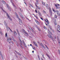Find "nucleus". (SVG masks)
Returning <instances> with one entry per match:
<instances>
[{
  "instance_id": "nucleus-1",
  "label": "nucleus",
  "mask_w": 60,
  "mask_h": 60,
  "mask_svg": "<svg viewBox=\"0 0 60 60\" xmlns=\"http://www.w3.org/2000/svg\"><path fill=\"white\" fill-rule=\"evenodd\" d=\"M1 9H2V10L3 11H4V12H5V13H6L7 15V16L8 17V18H9V19L11 20H12V19H11V17H10V16H9V15H8V13L6 12V11H4V10H3V8H2V7L1 8Z\"/></svg>"
},
{
  "instance_id": "nucleus-2",
  "label": "nucleus",
  "mask_w": 60,
  "mask_h": 60,
  "mask_svg": "<svg viewBox=\"0 0 60 60\" xmlns=\"http://www.w3.org/2000/svg\"><path fill=\"white\" fill-rule=\"evenodd\" d=\"M6 5H7V7L9 11H11V8L9 7V5L7 4H6Z\"/></svg>"
},
{
  "instance_id": "nucleus-3",
  "label": "nucleus",
  "mask_w": 60,
  "mask_h": 60,
  "mask_svg": "<svg viewBox=\"0 0 60 60\" xmlns=\"http://www.w3.org/2000/svg\"><path fill=\"white\" fill-rule=\"evenodd\" d=\"M55 5L57 9H59V7L57 6V5L58 6H59V5H60L59 4H55Z\"/></svg>"
},
{
  "instance_id": "nucleus-4",
  "label": "nucleus",
  "mask_w": 60,
  "mask_h": 60,
  "mask_svg": "<svg viewBox=\"0 0 60 60\" xmlns=\"http://www.w3.org/2000/svg\"><path fill=\"white\" fill-rule=\"evenodd\" d=\"M11 38L9 37V38H8L7 41L9 42V41H11Z\"/></svg>"
},
{
  "instance_id": "nucleus-5",
  "label": "nucleus",
  "mask_w": 60,
  "mask_h": 60,
  "mask_svg": "<svg viewBox=\"0 0 60 60\" xmlns=\"http://www.w3.org/2000/svg\"><path fill=\"white\" fill-rule=\"evenodd\" d=\"M18 19H19V23L20 25H21L22 24V21H21V20H20V19L19 18H18Z\"/></svg>"
},
{
  "instance_id": "nucleus-6",
  "label": "nucleus",
  "mask_w": 60,
  "mask_h": 60,
  "mask_svg": "<svg viewBox=\"0 0 60 60\" xmlns=\"http://www.w3.org/2000/svg\"><path fill=\"white\" fill-rule=\"evenodd\" d=\"M22 42L24 45L25 47L26 48H27V46L26 45V44H25V42H24V40L22 41Z\"/></svg>"
},
{
  "instance_id": "nucleus-7",
  "label": "nucleus",
  "mask_w": 60,
  "mask_h": 60,
  "mask_svg": "<svg viewBox=\"0 0 60 60\" xmlns=\"http://www.w3.org/2000/svg\"><path fill=\"white\" fill-rule=\"evenodd\" d=\"M19 13V14L20 15V16L21 17H22V18L23 19H24V18L23 17V15H22L21 13H20V12Z\"/></svg>"
},
{
  "instance_id": "nucleus-8",
  "label": "nucleus",
  "mask_w": 60,
  "mask_h": 60,
  "mask_svg": "<svg viewBox=\"0 0 60 60\" xmlns=\"http://www.w3.org/2000/svg\"><path fill=\"white\" fill-rule=\"evenodd\" d=\"M48 37H49V38H51L52 39V40H53H53H54V38L52 39V38H53L52 37H51V35H49V34H48Z\"/></svg>"
},
{
  "instance_id": "nucleus-9",
  "label": "nucleus",
  "mask_w": 60,
  "mask_h": 60,
  "mask_svg": "<svg viewBox=\"0 0 60 60\" xmlns=\"http://www.w3.org/2000/svg\"><path fill=\"white\" fill-rule=\"evenodd\" d=\"M49 11L50 14L51 15H52V12H51V10L50 8H49Z\"/></svg>"
},
{
  "instance_id": "nucleus-10",
  "label": "nucleus",
  "mask_w": 60,
  "mask_h": 60,
  "mask_svg": "<svg viewBox=\"0 0 60 60\" xmlns=\"http://www.w3.org/2000/svg\"><path fill=\"white\" fill-rule=\"evenodd\" d=\"M33 43H34V44L35 46H36V47H38V45H37V44H36V43L35 42H34Z\"/></svg>"
},
{
  "instance_id": "nucleus-11",
  "label": "nucleus",
  "mask_w": 60,
  "mask_h": 60,
  "mask_svg": "<svg viewBox=\"0 0 60 60\" xmlns=\"http://www.w3.org/2000/svg\"><path fill=\"white\" fill-rule=\"evenodd\" d=\"M15 13L17 18H19V16H18V15H17V13H16V12H15Z\"/></svg>"
},
{
  "instance_id": "nucleus-12",
  "label": "nucleus",
  "mask_w": 60,
  "mask_h": 60,
  "mask_svg": "<svg viewBox=\"0 0 60 60\" xmlns=\"http://www.w3.org/2000/svg\"><path fill=\"white\" fill-rule=\"evenodd\" d=\"M47 21L46 20H45V21L47 22V23L48 24H49V21H48V20L47 19H46Z\"/></svg>"
},
{
  "instance_id": "nucleus-13",
  "label": "nucleus",
  "mask_w": 60,
  "mask_h": 60,
  "mask_svg": "<svg viewBox=\"0 0 60 60\" xmlns=\"http://www.w3.org/2000/svg\"><path fill=\"white\" fill-rule=\"evenodd\" d=\"M35 21L38 24V25H39V24H40V23L39 22H38V21H37V20H35Z\"/></svg>"
},
{
  "instance_id": "nucleus-14",
  "label": "nucleus",
  "mask_w": 60,
  "mask_h": 60,
  "mask_svg": "<svg viewBox=\"0 0 60 60\" xmlns=\"http://www.w3.org/2000/svg\"><path fill=\"white\" fill-rule=\"evenodd\" d=\"M10 1L11 3L14 6V7H15V5H14V4H13V3H12V0H10Z\"/></svg>"
},
{
  "instance_id": "nucleus-15",
  "label": "nucleus",
  "mask_w": 60,
  "mask_h": 60,
  "mask_svg": "<svg viewBox=\"0 0 60 60\" xmlns=\"http://www.w3.org/2000/svg\"><path fill=\"white\" fill-rule=\"evenodd\" d=\"M56 12L58 15H60V14H59V13L58 12V11L57 10L56 11Z\"/></svg>"
},
{
  "instance_id": "nucleus-16",
  "label": "nucleus",
  "mask_w": 60,
  "mask_h": 60,
  "mask_svg": "<svg viewBox=\"0 0 60 60\" xmlns=\"http://www.w3.org/2000/svg\"><path fill=\"white\" fill-rule=\"evenodd\" d=\"M54 23L56 25H57V22H56V20H55L54 21Z\"/></svg>"
},
{
  "instance_id": "nucleus-17",
  "label": "nucleus",
  "mask_w": 60,
  "mask_h": 60,
  "mask_svg": "<svg viewBox=\"0 0 60 60\" xmlns=\"http://www.w3.org/2000/svg\"><path fill=\"white\" fill-rule=\"evenodd\" d=\"M4 24L5 26H7V23H6V22L4 21Z\"/></svg>"
},
{
  "instance_id": "nucleus-18",
  "label": "nucleus",
  "mask_w": 60,
  "mask_h": 60,
  "mask_svg": "<svg viewBox=\"0 0 60 60\" xmlns=\"http://www.w3.org/2000/svg\"><path fill=\"white\" fill-rule=\"evenodd\" d=\"M17 31V32L18 34H19V36H20V34H19V31H18V29L16 30Z\"/></svg>"
},
{
  "instance_id": "nucleus-19",
  "label": "nucleus",
  "mask_w": 60,
  "mask_h": 60,
  "mask_svg": "<svg viewBox=\"0 0 60 60\" xmlns=\"http://www.w3.org/2000/svg\"><path fill=\"white\" fill-rule=\"evenodd\" d=\"M20 42L21 44H19V45H20V46H21V45H22V42H21V40H20Z\"/></svg>"
},
{
  "instance_id": "nucleus-20",
  "label": "nucleus",
  "mask_w": 60,
  "mask_h": 60,
  "mask_svg": "<svg viewBox=\"0 0 60 60\" xmlns=\"http://www.w3.org/2000/svg\"><path fill=\"white\" fill-rule=\"evenodd\" d=\"M48 33L49 34H51V32L49 31V30H48Z\"/></svg>"
},
{
  "instance_id": "nucleus-21",
  "label": "nucleus",
  "mask_w": 60,
  "mask_h": 60,
  "mask_svg": "<svg viewBox=\"0 0 60 60\" xmlns=\"http://www.w3.org/2000/svg\"><path fill=\"white\" fill-rule=\"evenodd\" d=\"M0 54L1 56H2V59H4V57L2 55V54H1V52L0 51Z\"/></svg>"
},
{
  "instance_id": "nucleus-22",
  "label": "nucleus",
  "mask_w": 60,
  "mask_h": 60,
  "mask_svg": "<svg viewBox=\"0 0 60 60\" xmlns=\"http://www.w3.org/2000/svg\"><path fill=\"white\" fill-rule=\"evenodd\" d=\"M2 3L4 4H6V3L4 1H3Z\"/></svg>"
},
{
  "instance_id": "nucleus-23",
  "label": "nucleus",
  "mask_w": 60,
  "mask_h": 60,
  "mask_svg": "<svg viewBox=\"0 0 60 60\" xmlns=\"http://www.w3.org/2000/svg\"><path fill=\"white\" fill-rule=\"evenodd\" d=\"M39 44L41 46H43V44L42 43H39Z\"/></svg>"
},
{
  "instance_id": "nucleus-24",
  "label": "nucleus",
  "mask_w": 60,
  "mask_h": 60,
  "mask_svg": "<svg viewBox=\"0 0 60 60\" xmlns=\"http://www.w3.org/2000/svg\"><path fill=\"white\" fill-rule=\"evenodd\" d=\"M58 28L59 29V30H60V26L59 25H58Z\"/></svg>"
},
{
  "instance_id": "nucleus-25",
  "label": "nucleus",
  "mask_w": 60,
  "mask_h": 60,
  "mask_svg": "<svg viewBox=\"0 0 60 60\" xmlns=\"http://www.w3.org/2000/svg\"><path fill=\"white\" fill-rule=\"evenodd\" d=\"M38 14L39 15H41V13H40V12L39 11H38Z\"/></svg>"
},
{
  "instance_id": "nucleus-26",
  "label": "nucleus",
  "mask_w": 60,
  "mask_h": 60,
  "mask_svg": "<svg viewBox=\"0 0 60 60\" xmlns=\"http://www.w3.org/2000/svg\"><path fill=\"white\" fill-rule=\"evenodd\" d=\"M44 29H46V30H47V28L45 26H44Z\"/></svg>"
},
{
  "instance_id": "nucleus-27",
  "label": "nucleus",
  "mask_w": 60,
  "mask_h": 60,
  "mask_svg": "<svg viewBox=\"0 0 60 60\" xmlns=\"http://www.w3.org/2000/svg\"><path fill=\"white\" fill-rule=\"evenodd\" d=\"M42 4L43 5H45V3H44L43 2H42Z\"/></svg>"
},
{
  "instance_id": "nucleus-28",
  "label": "nucleus",
  "mask_w": 60,
  "mask_h": 60,
  "mask_svg": "<svg viewBox=\"0 0 60 60\" xmlns=\"http://www.w3.org/2000/svg\"><path fill=\"white\" fill-rule=\"evenodd\" d=\"M14 33L15 35H17V33L16 32H15Z\"/></svg>"
},
{
  "instance_id": "nucleus-29",
  "label": "nucleus",
  "mask_w": 60,
  "mask_h": 60,
  "mask_svg": "<svg viewBox=\"0 0 60 60\" xmlns=\"http://www.w3.org/2000/svg\"><path fill=\"white\" fill-rule=\"evenodd\" d=\"M38 4V2H36V6H37V5H36V4Z\"/></svg>"
},
{
  "instance_id": "nucleus-30",
  "label": "nucleus",
  "mask_w": 60,
  "mask_h": 60,
  "mask_svg": "<svg viewBox=\"0 0 60 60\" xmlns=\"http://www.w3.org/2000/svg\"><path fill=\"white\" fill-rule=\"evenodd\" d=\"M52 10L53 11H54V12H56V11H55V10H54V8H52Z\"/></svg>"
},
{
  "instance_id": "nucleus-31",
  "label": "nucleus",
  "mask_w": 60,
  "mask_h": 60,
  "mask_svg": "<svg viewBox=\"0 0 60 60\" xmlns=\"http://www.w3.org/2000/svg\"><path fill=\"white\" fill-rule=\"evenodd\" d=\"M7 36V33H6L5 34V37H6Z\"/></svg>"
},
{
  "instance_id": "nucleus-32",
  "label": "nucleus",
  "mask_w": 60,
  "mask_h": 60,
  "mask_svg": "<svg viewBox=\"0 0 60 60\" xmlns=\"http://www.w3.org/2000/svg\"><path fill=\"white\" fill-rule=\"evenodd\" d=\"M17 54L18 55H19V56H21V54L20 53H19V52H17Z\"/></svg>"
},
{
  "instance_id": "nucleus-33",
  "label": "nucleus",
  "mask_w": 60,
  "mask_h": 60,
  "mask_svg": "<svg viewBox=\"0 0 60 60\" xmlns=\"http://www.w3.org/2000/svg\"><path fill=\"white\" fill-rule=\"evenodd\" d=\"M0 33L2 35V34H3V33H2V31H0Z\"/></svg>"
},
{
  "instance_id": "nucleus-34",
  "label": "nucleus",
  "mask_w": 60,
  "mask_h": 60,
  "mask_svg": "<svg viewBox=\"0 0 60 60\" xmlns=\"http://www.w3.org/2000/svg\"><path fill=\"white\" fill-rule=\"evenodd\" d=\"M7 31H8L9 29H8V27L7 26Z\"/></svg>"
},
{
  "instance_id": "nucleus-35",
  "label": "nucleus",
  "mask_w": 60,
  "mask_h": 60,
  "mask_svg": "<svg viewBox=\"0 0 60 60\" xmlns=\"http://www.w3.org/2000/svg\"><path fill=\"white\" fill-rule=\"evenodd\" d=\"M25 34H27V35H28V34L27 33V32H25Z\"/></svg>"
},
{
  "instance_id": "nucleus-36",
  "label": "nucleus",
  "mask_w": 60,
  "mask_h": 60,
  "mask_svg": "<svg viewBox=\"0 0 60 60\" xmlns=\"http://www.w3.org/2000/svg\"><path fill=\"white\" fill-rule=\"evenodd\" d=\"M38 57L39 59V60H40V56H39V55L38 56Z\"/></svg>"
},
{
  "instance_id": "nucleus-37",
  "label": "nucleus",
  "mask_w": 60,
  "mask_h": 60,
  "mask_svg": "<svg viewBox=\"0 0 60 60\" xmlns=\"http://www.w3.org/2000/svg\"><path fill=\"white\" fill-rule=\"evenodd\" d=\"M46 7L47 8L48 7V4H46Z\"/></svg>"
},
{
  "instance_id": "nucleus-38",
  "label": "nucleus",
  "mask_w": 60,
  "mask_h": 60,
  "mask_svg": "<svg viewBox=\"0 0 60 60\" xmlns=\"http://www.w3.org/2000/svg\"><path fill=\"white\" fill-rule=\"evenodd\" d=\"M35 11L36 12V13H38V12H37V11L36 10H35Z\"/></svg>"
},
{
  "instance_id": "nucleus-39",
  "label": "nucleus",
  "mask_w": 60,
  "mask_h": 60,
  "mask_svg": "<svg viewBox=\"0 0 60 60\" xmlns=\"http://www.w3.org/2000/svg\"><path fill=\"white\" fill-rule=\"evenodd\" d=\"M46 55L47 56H48L49 57V58H50L49 56V55H48L47 54H46Z\"/></svg>"
},
{
  "instance_id": "nucleus-40",
  "label": "nucleus",
  "mask_w": 60,
  "mask_h": 60,
  "mask_svg": "<svg viewBox=\"0 0 60 60\" xmlns=\"http://www.w3.org/2000/svg\"><path fill=\"white\" fill-rule=\"evenodd\" d=\"M55 17L56 18L57 17V16L56 15H55Z\"/></svg>"
},
{
  "instance_id": "nucleus-41",
  "label": "nucleus",
  "mask_w": 60,
  "mask_h": 60,
  "mask_svg": "<svg viewBox=\"0 0 60 60\" xmlns=\"http://www.w3.org/2000/svg\"><path fill=\"white\" fill-rule=\"evenodd\" d=\"M16 44L18 46H19L18 45V43L17 42H16Z\"/></svg>"
},
{
  "instance_id": "nucleus-42",
  "label": "nucleus",
  "mask_w": 60,
  "mask_h": 60,
  "mask_svg": "<svg viewBox=\"0 0 60 60\" xmlns=\"http://www.w3.org/2000/svg\"><path fill=\"white\" fill-rule=\"evenodd\" d=\"M30 30H32V32H33V30H32V28H30Z\"/></svg>"
},
{
  "instance_id": "nucleus-43",
  "label": "nucleus",
  "mask_w": 60,
  "mask_h": 60,
  "mask_svg": "<svg viewBox=\"0 0 60 60\" xmlns=\"http://www.w3.org/2000/svg\"><path fill=\"white\" fill-rule=\"evenodd\" d=\"M22 32H25V30H24L22 29Z\"/></svg>"
},
{
  "instance_id": "nucleus-44",
  "label": "nucleus",
  "mask_w": 60,
  "mask_h": 60,
  "mask_svg": "<svg viewBox=\"0 0 60 60\" xmlns=\"http://www.w3.org/2000/svg\"><path fill=\"white\" fill-rule=\"evenodd\" d=\"M45 46L47 48V49H48V47H47V45H45Z\"/></svg>"
},
{
  "instance_id": "nucleus-45",
  "label": "nucleus",
  "mask_w": 60,
  "mask_h": 60,
  "mask_svg": "<svg viewBox=\"0 0 60 60\" xmlns=\"http://www.w3.org/2000/svg\"><path fill=\"white\" fill-rule=\"evenodd\" d=\"M38 28L39 31H41V30H40V29L39 28H38Z\"/></svg>"
},
{
  "instance_id": "nucleus-46",
  "label": "nucleus",
  "mask_w": 60,
  "mask_h": 60,
  "mask_svg": "<svg viewBox=\"0 0 60 60\" xmlns=\"http://www.w3.org/2000/svg\"><path fill=\"white\" fill-rule=\"evenodd\" d=\"M42 47H43V48H44V49H45V47H44V46L43 45V46H42Z\"/></svg>"
},
{
  "instance_id": "nucleus-47",
  "label": "nucleus",
  "mask_w": 60,
  "mask_h": 60,
  "mask_svg": "<svg viewBox=\"0 0 60 60\" xmlns=\"http://www.w3.org/2000/svg\"><path fill=\"white\" fill-rule=\"evenodd\" d=\"M13 40L14 41H15V39L14 38L13 39Z\"/></svg>"
},
{
  "instance_id": "nucleus-48",
  "label": "nucleus",
  "mask_w": 60,
  "mask_h": 60,
  "mask_svg": "<svg viewBox=\"0 0 60 60\" xmlns=\"http://www.w3.org/2000/svg\"><path fill=\"white\" fill-rule=\"evenodd\" d=\"M32 48H33V49H34V47H33Z\"/></svg>"
},
{
  "instance_id": "nucleus-49",
  "label": "nucleus",
  "mask_w": 60,
  "mask_h": 60,
  "mask_svg": "<svg viewBox=\"0 0 60 60\" xmlns=\"http://www.w3.org/2000/svg\"><path fill=\"white\" fill-rule=\"evenodd\" d=\"M41 19H42V20H43V19H42V18H41Z\"/></svg>"
},
{
  "instance_id": "nucleus-50",
  "label": "nucleus",
  "mask_w": 60,
  "mask_h": 60,
  "mask_svg": "<svg viewBox=\"0 0 60 60\" xmlns=\"http://www.w3.org/2000/svg\"><path fill=\"white\" fill-rule=\"evenodd\" d=\"M38 9H40V7H38Z\"/></svg>"
},
{
  "instance_id": "nucleus-51",
  "label": "nucleus",
  "mask_w": 60,
  "mask_h": 60,
  "mask_svg": "<svg viewBox=\"0 0 60 60\" xmlns=\"http://www.w3.org/2000/svg\"><path fill=\"white\" fill-rule=\"evenodd\" d=\"M8 28L9 29H10V30H11V29H10V28H9V27H8Z\"/></svg>"
},
{
  "instance_id": "nucleus-52",
  "label": "nucleus",
  "mask_w": 60,
  "mask_h": 60,
  "mask_svg": "<svg viewBox=\"0 0 60 60\" xmlns=\"http://www.w3.org/2000/svg\"><path fill=\"white\" fill-rule=\"evenodd\" d=\"M0 1H1V2H3V1H4L3 0H0Z\"/></svg>"
},
{
  "instance_id": "nucleus-53",
  "label": "nucleus",
  "mask_w": 60,
  "mask_h": 60,
  "mask_svg": "<svg viewBox=\"0 0 60 60\" xmlns=\"http://www.w3.org/2000/svg\"><path fill=\"white\" fill-rule=\"evenodd\" d=\"M35 26H36V27H37H37H37V25H35Z\"/></svg>"
},
{
  "instance_id": "nucleus-54",
  "label": "nucleus",
  "mask_w": 60,
  "mask_h": 60,
  "mask_svg": "<svg viewBox=\"0 0 60 60\" xmlns=\"http://www.w3.org/2000/svg\"><path fill=\"white\" fill-rule=\"evenodd\" d=\"M30 46H33V45H32V44H30Z\"/></svg>"
},
{
  "instance_id": "nucleus-55",
  "label": "nucleus",
  "mask_w": 60,
  "mask_h": 60,
  "mask_svg": "<svg viewBox=\"0 0 60 60\" xmlns=\"http://www.w3.org/2000/svg\"><path fill=\"white\" fill-rule=\"evenodd\" d=\"M41 60H43V59L42 58H41Z\"/></svg>"
},
{
  "instance_id": "nucleus-56",
  "label": "nucleus",
  "mask_w": 60,
  "mask_h": 60,
  "mask_svg": "<svg viewBox=\"0 0 60 60\" xmlns=\"http://www.w3.org/2000/svg\"><path fill=\"white\" fill-rule=\"evenodd\" d=\"M11 49V47H10L9 48V49Z\"/></svg>"
},
{
  "instance_id": "nucleus-57",
  "label": "nucleus",
  "mask_w": 60,
  "mask_h": 60,
  "mask_svg": "<svg viewBox=\"0 0 60 60\" xmlns=\"http://www.w3.org/2000/svg\"><path fill=\"white\" fill-rule=\"evenodd\" d=\"M33 53H34V51H32Z\"/></svg>"
},
{
  "instance_id": "nucleus-58",
  "label": "nucleus",
  "mask_w": 60,
  "mask_h": 60,
  "mask_svg": "<svg viewBox=\"0 0 60 60\" xmlns=\"http://www.w3.org/2000/svg\"><path fill=\"white\" fill-rule=\"evenodd\" d=\"M37 2H38V0H37Z\"/></svg>"
},
{
  "instance_id": "nucleus-59",
  "label": "nucleus",
  "mask_w": 60,
  "mask_h": 60,
  "mask_svg": "<svg viewBox=\"0 0 60 60\" xmlns=\"http://www.w3.org/2000/svg\"><path fill=\"white\" fill-rule=\"evenodd\" d=\"M24 3H25V4H26V2H24Z\"/></svg>"
},
{
  "instance_id": "nucleus-60",
  "label": "nucleus",
  "mask_w": 60,
  "mask_h": 60,
  "mask_svg": "<svg viewBox=\"0 0 60 60\" xmlns=\"http://www.w3.org/2000/svg\"><path fill=\"white\" fill-rule=\"evenodd\" d=\"M44 13H46V12H45V11H44Z\"/></svg>"
},
{
  "instance_id": "nucleus-61",
  "label": "nucleus",
  "mask_w": 60,
  "mask_h": 60,
  "mask_svg": "<svg viewBox=\"0 0 60 60\" xmlns=\"http://www.w3.org/2000/svg\"><path fill=\"white\" fill-rule=\"evenodd\" d=\"M36 18L37 19H38V17H36Z\"/></svg>"
},
{
  "instance_id": "nucleus-62",
  "label": "nucleus",
  "mask_w": 60,
  "mask_h": 60,
  "mask_svg": "<svg viewBox=\"0 0 60 60\" xmlns=\"http://www.w3.org/2000/svg\"><path fill=\"white\" fill-rule=\"evenodd\" d=\"M55 39H56V37H55Z\"/></svg>"
},
{
  "instance_id": "nucleus-63",
  "label": "nucleus",
  "mask_w": 60,
  "mask_h": 60,
  "mask_svg": "<svg viewBox=\"0 0 60 60\" xmlns=\"http://www.w3.org/2000/svg\"><path fill=\"white\" fill-rule=\"evenodd\" d=\"M9 43H11V42H9Z\"/></svg>"
},
{
  "instance_id": "nucleus-64",
  "label": "nucleus",
  "mask_w": 60,
  "mask_h": 60,
  "mask_svg": "<svg viewBox=\"0 0 60 60\" xmlns=\"http://www.w3.org/2000/svg\"><path fill=\"white\" fill-rule=\"evenodd\" d=\"M58 31H59V32H60V31H59V30H58Z\"/></svg>"
}]
</instances>
